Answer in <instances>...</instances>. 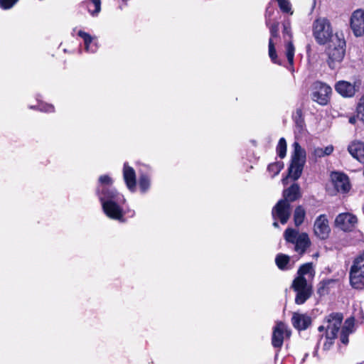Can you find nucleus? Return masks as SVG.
Returning a JSON list of instances; mask_svg holds the SVG:
<instances>
[{"mask_svg":"<svg viewBox=\"0 0 364 364\" xmlns=\"http://www.w3.org/2000/svg\"><path fill=\"white\" fill-rule=\"evenodd\" d=\"M313 155L315 157H318V158L324 156L323 148H321V147L315 148L313 151Z\"/></svg>","mask_w":364,"mask_h":364,"instance_id":"nucleus-36","label":"nucleus"},{"mask_svg":"<svg viewBox=\"0 0 364 364\" xmlns=\"http://www.w3.org/2000/svg\"><path fill=\"white\" fill-rule=\"evenodd\" d=\"M357 223V217L349 213H340L335 220L336 226L345 232L352 231Z\"/></svg>","mask_w":364,"mask_h":364,"instance_id":"nucleus-15","label":"nucleus"},{"mask_svg":"<svg viewBox=\"0 0 364 364\" xmlns=\"http://www.w3.org/2000/svg\"><path fill=\"white\" fill-rule=\"evenodd\" d=\"M287 178H283V180H282V183H283V184H284V185H286V184H287Z\"/></svg>","mask_w":364,"mask_h":364,"instance_id":"nucleus-42","label":"nucleus"},{"mask_svg":"<svg viewBox=\"0 0 364 364\" xmlns=\"http://www.w3.org/2000/svg\"><path fill=\"white\" fill-rule=\"evenodd\" d=\"M348 335L349 333L341 332V341L345 345L348 343Z\"/></svg>","mask_w":364,"mask_h":364,"instance_id":"nucleus-37","label":"nucleus"},{"mask_svg":"<svg viewBox=\"0 0 364 364\" xmlns=\"http://www.w3.org/2000/svg\"><path fill=\"white\" fill-rule=\"evenodd\" d=\"M307 356H308V354H306V355H305V356H304V358H303V360H302V361H303V362L305 360V359H306V358Z\"/></svg>","mask_w":364,"mask_h":364,"instance_id":"nucleus-43","label":"nucleus"},{"mask_svg":"<svg viewBox=\"0 0 364 364\" xmlns=\"http://www.w3.org/2000/svg\"><path fill=\"white\" fill-rule=\"evenodd\" d=\"M333 151V146L331 145L327 146L323 149L324 156L330 155Z\"/></svg>","mask_w":364,"mask_h":364,"instance_id":"nucleus-38","label":"nucleus"},{"mask_svg":"<svg viewBox=\"0 0 364 364\" xmlns=\"http://www.w3.org/2000/svg\"><path fill=\"white\" fill-rule=\"evenodd\" d=\"M305 216H306V211H305L304 208L301 205L297 206L295 208L294 213V221L295 225L297 227L301 225L304 220Z\"/></svg>","mask_w":364,"mask_h":364,"instance_id":"nucleus-26","label":"nucleus"},{"mask_svg":"<svg viewBox=\"0 0 364 364\" xmlns=\"http://www.w3.org/2000/svg\"><path fill=\"white\" fill-rule=\"evenodd\" d=\"M291 323L296 329L303 331L311 326V318L306 314L294 312L292 315Z\"/></svg>","mask_w":364,"mask_h":364,"instance_id":"nucleus-20","label":"nucleus"},{"mask_svg":"<svg viewBox=\"0 0 364 364\" xmlns=\"http://www.w3.org/2000/svg\"><path fill=\"white\" fill-rule=\"evenodd\" d=\"M273 11L267 9L266 11V24L269 28L270 38L269 39V56L274 63H279L277 61V55L275 49L274 38H279V23L274 22L270 25V18L273 14Z\"/></svg>","mask_w":364,"mask_h":364,"instance_id":"nucleus-10","label":"nucleus"},{"mask_svg":"<svg viewBox=\"0 0 364 364\" xmlns=\"http://www.w3.org/2000/svg\"><path fill=\"white\" fill-rule=\"evenodd\" d=\"M278 5L281 11L284 13H288L291 15L293 14L291 11V5L289 0H277Z\"/></svg>","mask_w":364,"mask_h":364,"instance_id":"nucleus-30","label":"nucleus"},{"mask_svg":"<svg viewBox=\"0 0 364 364\" xmlns=\"http://www.w3.org/2000/svg\"><path fill=\"white\" fill-rule=\"evenodd\" d=\"M332 183L338 192L346 193L350 190V183L346 175L333 172L331 175Z\"/></svg>","mask_w":364,"mask_h":364,"instance_id":"nucleus-19","label":"nucleus"},{"mask_svg":"<svg viewBox=\"0 0 364 364\" xmlns=\"http://www.w3.org/2000/svg\"><path fill=\"white\" fill-rule=\"evenodd\" d=\"M277 151L280 158L283 159L285 157L287 154V142L284 138L279 139L277 146Z\"/></svg>","mask_w":364,"mask_h":364,"instance_id":"nucleus-29","label":"nucleus"},{"mask_svg":"<svg viewBox=\"0 0 364 364\" xmlns=\"http://www.w3.org/2000/svg\"><path fill=\"white\" fill-rule=\"evenodd\" d=\"M291 336V330L283 322H277L273 328L272 344L273 347L280 348L285 338H289Z\"/></svg>","mask_w":364,"mask_h":364,"instance_id":"nucleus-13","label":"nucleus"},{"mask_svg":"<svg viewBox=\"0 0 364 364\" xmlns=\"http://www.w3.org/2000/svg\"><path fill=\"white\" fill-rule=\"evenodd\" d=\"M284 237L287 242L295 245V251L300 255H303L311 244L309 235L306 233H299L292 228H287L284 231Z\"/></svg>","mask_w":364,"mask_h":364,"instance_id":"nucleus-6","label":"nucleus"},{"mask_svg":"<svg viewBox=\"0 0 364 364\" xmlns=\"http://www.w3.org/2000/svg\"><path fill=\"white\" fill-rule=\"evenodd\" d=\"M350 283L354 289H364V252L353 261L350 269Z\"/></svg>","mask_w":364,"mask_h":364,"instance_id":"nucleus-8","label":"nucleus"},{"mask_svg":"<svg viewBox=\"0 0 364 364\" xmlns=\"http://www.w3.org/2000/svg\"><path fill=\"white\" fill-rule=\"evenodd\" d=\"M357 115L364 122V96L360 100L357 107Z\"/></svg>","mask_w":364,"mask_h":364,"instance_id":"nucleus-33","label":"nucleus"},{"mask_svg":"<svg viewBox=\"0 0 364 364\" xmlns=\"http://www.w3.org/2000/svg\"><path fill=\"white\" fill-rule=\"evenodd\" d=\"M112 178L107 175L99 178L97 194L105 215L111 219L122 220L124 215L122 205L125 202L122 195L111 187Z\"/></svg>","mask_w":364,"mask_h":364,"instance_id":"nucleus-1","label":"nucleus"},{"mask_svg":"<svg viewBox=\"0 0 364 364\" xmlns=\"http://www.w3.org/2000/svg\"><path fill=\"white\" fill-rule=\"evenodd\" d=\"M331 93V87L321 82H316L313 85L311 93L312 100L319 105H325L328 103Z\"/></svg>","mask_w":364,"mask_h":364,"instance_id":"nucleus-12","label":"nucleus"},{"mask_svg":"<svg viewBox=\"0 0 364 364\" xmlns=\"http://www.w3.org/2000/svg\"><path fill=\"white\" fill-rule=\"evenodd\" d=\"M350 283L354 289H364V252L353 261L350 269Z\"/></svg>","mask_w":364,"mask_h":364,"instance_id":"nucleus-7","label":"nucleus"},{"mask_svg":"<svg viewBox=\"0 0 364 364\" xmlns=\"http://www.w3.org/2000/svg\"><path fill=\"white\" fill-rule=\"evenodd\" d=\"M283 35L284 38L287 41L285 43V55L287 58V60L291 66L294 64V58L295 53V47L291 41L292 34L291 32V26L289 21H286L283 23Z\"/></svg>","mask_w":364,"mask_h":364,"instance_id":"nucleus-14","label":"nucleus"},{"mask_svg":"<svg viewBox=\"0 0 364 364\" xmlns=\"http://www.w3.org/2000/svg\"><path fill=\"white\" fill-rule=\"evenodd\" d=\"M94 5L95 9L92 11L89 9V12L92 16H97L101 10V1L100 0H90Z\"/></svg>","mask_w":364,"mask_h":364,"instance_id":"nucleus-34","label":"nucleus"},{"mask_svg":"<svg viewBox=\"0 0 364 364\" xmlns=\"http://www.w3.org/2000/svg\"><path fill=\"white\" fill-rule=\"evenodd\" d=\"M139 185L142 193H145L150 187V178L145 174L139 178Z\"/></svg>","mask_w":364,"mask_h":364,"instance_id":"nucleus-28","label":"nucleus"},{"mask_svg":"<svg viewBox=\"0 0 364 364\" xmlns=\"http://www.w3.org/2000/svg\"><path fill=\"white\" fill-rule=\"evenodd\" d=\"M343 321V315L339 313H332L325 319L326 326H320L318 331L320 332L326 331V338L330 340V344H333V341L336 338L337 333L341 328Z\"/></svg>","mask_w":364,"mask_h":364,"instance_id":"nucleus-9","label":"nucleus"},{"mask_svg":"<svg viewBox=\"0 0 364 364\" xmlns=\"http://www.w3.org/2000/svg\"><path fill=\"white\" fill-rule=\"evenodd\" d=\"M284 164L282 162H275L268 166L267 170L272 175V177L277 176L280 171L283 168Z\"/></svg>","mask_w":364,"mask_h":364,"instance_id":"nucleus-27","label":"nucleus"},{"mask_svg":"<svg viewBox=\"0 0 364 364\" xmlns=\"http://www.w3.org/2000/svg\"><path fill=\"white\" fill-rule=\"evenodd\" d=\"M335 90L344 97H351L358 91L359 83L356 82L351 83L348 81L341 80L335 85Z\"/></svg>","mask_w":364,"mask_h":364,"instance_id":"nucleus-18","label":"nucleus"},{"mask_svg":"<svg viewBox=\"0 0 364 364\" xmlns=\"http://www.w3.org/2000/svg\"><path fill=\"white\" fill-rule=\"evenodd\" d=\"M294 151L291 154V162L289 168V176L297 180L301 175L306 161V151L298 142L293 144Z\"/></svg>","mask_w":364,"mask_h":364,"instance_id":"nucleus-5","label":"nucleus"},{"mask_svg":"<svg viewBox=\"0 0 364 364\" xmlns=\"http://www.w3.org/2000/svg\"><path fill=\"white\" fill-rule=\"evenodd\" d=\"M350 27L355 36L364 34V10L357 9L350 17Z\"/></svg>","mask_w":364,"mask_h":364,"instance_id":"nucleus-17","label":"nucleus"},{"mask_svg":"<svg viewBox=\"0 0 364 364\" xmlns=\"http://www.w3.org/2000/svg\"><path fill=\"white\" fill-rule=\"evenodd\" d=\"M331 345L332 344H330V340H326V338H325V341L323 343V349L324 350L329 349Z\"/></svg>","mask_w":364,"mask_h":364,"instance_id":"nucleus-39","label":"nucleus"},{"mask_svg":"<svg viewBox=\"0 0 364 364\" xmlns=\"http://www.w3.org/2000/svg\"><path fill=\"white\" fill-rule=\"evenodd\" d=\"M272 218L274 219L273 226L278 228L277 220L284 225L287 223L291 215V207L286 200H279L274 205L272 211Z\"/></svg>","mask_w":364,"mask_h":364,"instance_id":"nucleus-11","label":"nucleus"},{"mask_svg":"<svg viewBox=\"0 0 364 364\" xmlns=\"http://www.w3.org/2000/svg\"><path fill=\"white\" fill-rule=\"evenodd\" d=\"M349 122H350L351 124H354V123H355V119L354 117H351V118H350Z\"/></svg>","mask_w":364,"mask_h":364,"instance_id":"nucleus-40","label":"nucleus"},{"mask_svg":"<svg viewBox=\"0 0 364 364\" xmlns=\"http://www.w3.org/2000/svg\"><path fill=\"white\" fill-rule=\"evenodd\" d=\"M315 276V271L311 263L301 265L297 272V276L292 282L291 288L296 293L295 303L301 305L310 298L312 294L311 280Z\"/></svg>","mask_w":364,"mask_h":364,"instance_id":"nucleus-2","label":"nucleus"},{"mask_svg":"<svg viewBox=\"0 0 364 364\" xmlns=\"http://www.w3.org/2000/svg\"><path fill=\"white\" fill-rule=\"evenodd\" d=\"M312 32L316 41L320 45L331 43L335 36L330 21L324 17L318 18L314 21Z\"/></svg>","mask_w":364,"mask_h":364,"instance_id":"nucleus-4","label":"nucleus"},{"mask_svg":"<svg viewBox=\"0 0 364 364\" xmlns=\"http://www.w3.org/2000/svg\"><path fill=\"white\" fill-rule=\"evenodd\" d=\"M345 46L346 41L342 35L336 33L326 51L327 63L331 69L334 70L339 67L345 55Z\"/></svg>","mask_w":364,"mask_h":364,"instance_id":"nucleus-3","label":"nucleus"},{"mask_svg":"<svg viewBox=\"0 0 364 364\" xmlns=\"http://www.w3.org/2000/svg\"><path fill=\"white\" fill-rule=\"evenodd\" d=\"M78 36L83 39L85 48L87 52L94 53L97 50L98 46L96 42H94V38L89 33L80 31L78 32Z\"/></svg>","mask_w":364,"mask_h":364,"instance_id":"nucleus-24","label":"nucleus"},{"mask_svg":"<svg viewBox=\"0 0 364 364\" xmlns=\"http://www.w3.org/2000/svg\"><path fill=\"white\" fill-rule=\"evenodd\" d=\"M38 109L45 112H52L54 111V107L52 105L39 103L38 105Z\"/></svg>","mask_w":364,"mask_h":364,"instance_id":"nucleus-35","label":"nucleus"},{"mask_svg":"<svg viewBox=\"0 0 364 364\" xmlns=\"http://www.w3.org/2000/svg\"><path fill=\"white\" fill-rule=\"evenodd\" d=\"M301 197L300 187L297 183L292 184L289 188L283 191V199L290 204Z\"/></svg>","mask_w":364,"mask_h":364,"instance_id":"nucleus-23","label":"nucleus"},{"mask_svg":"<svg viewBox=\"0 0 364 364\" xmlns=\"http://www.w3.org/2000/svg\"><path fill=\"white\" fill-rule=\"evenodd\" d=\"M296 114H297L299 117H301V111L300 109H297V110H296Z\"/></svg>","mask_w":364,"mask_h":364,"instance_id":"nucleus-41","label":"nucleus"},{"mask_svg":"<svg viewBox=\"0 0 364 364\" xmlns=\"http://www.w3.org/2000/svg\"><path fill=\"white\" fill-rule=\"evenodd\" d=\"M275 262L278 268L282 270L289 269L292 266L290 264V257L284 254L277 255L275 258Z\"/></svg>","mask_w":364,"mask_h":364,"instance_id":"nucleus-25","label":"nucleus"},{"mask_svg":"<svg viewBox=\"0 0 364 364\" xmlns=\"http://www.w3.org/2000/svg\"><path fill=\"white\" fill-rule=\"evenodd\" d=\"M18 0H0V7L4 10L11 9Z\"/></svg>","mask_w":364,"mask_h":364,"instance_id":"nucleus-32","label":"nucleus"},{"mask_svg":"<svg viewBox=\"0 0 364 364\" xmlns=\"http://www.w3.org/2000/svg\"><path fill=\"white\" fill-rule=\"evenodd\" d=\"M315 235L321 240L326 239L331 232L329 223L326 215H320L314 225Z\"/></svg>","mask_w":364,"mask_h":364,"instance_id":"nucleus-16","label":"nucleus"},{"mask_svg":"<svg viewBox=\"0 0 364 364\" xmlns=\"http://www.w3.org/2000/svg\"><path fill=\"white\" fill-rule=\"evenodd\" d=\"M123 178L128 189L134 191L136 188V173L133 168L127 163H124L123 167Z\"/></svg>","mask_w":364,"mask_h":364,"instance_id":"nucleus-21","label":"nucleus"},{"mask_svg":"<svg viewBox=\"0 0 364 364\" xmlns=\"http://www.w3.org/2000/svg\"><path fill=\"white\" fill-rule=\"evenodd\" d=\"M134 215V211H132L130 216L132 217Z\"/></svg>","mask_w":364,"mask_h":364,"instance_id":"nucleus-44","label":"nucleus"},{"mask_svg":"<svg viewBox=\"0 0 364 364\" xmlns=\"http://www.w3.org/2000/svg\"><path fill=\"white\" fill-rule=\"evenodd\" d=\"M354 327V318H348L346 320L344 325L342 328L341 332L351 333Z\"/></svg>","mask_w":364,"mask_h":364,"instance_id":"nucleus-31","label":"nucleus"},{"mask_svg":"<svg viewBox=\"0 0 364 364\" xmlns=\"http://www.w3.org/2000/svg\"><path fill=\"white\" fill-rule=\"evenodd\" d=\"M350 155L361 163H364V144L360 141H353L348 146Z\"/></svg>","mask_w":364,"mask_h":364,"instance_id":"nucleus-22","label":"nucleus"}]
</instances>
